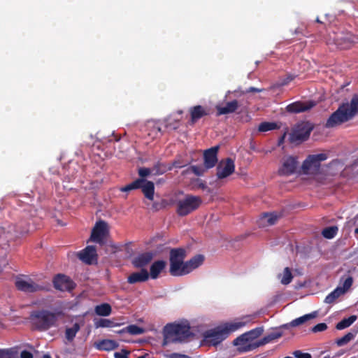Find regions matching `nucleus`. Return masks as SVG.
Instances as JSON below:
<instances>
[{
	"mask_svg": "<svg viewBox=\"0 0 358 358\" xmlns=\"http://www.w3.org/2000/svg\"><path fill=\"white\" fill-rule=\"evenodd\" d=\"M138 173L139 178L121 187L120 191L127 192L140 189L146 199L152 201L155 194V184L153 182L145 179L146 177L152 174V169L145 167L140 168L138 171Z\"/></svg>",
	"mask_w": 358,
	"mask_h": 358,
	"instance_id": "nucleus-1",
	"label": "nucleus"
},
{
	"mask_svg": "<svg viewBox=\"0 0 358 358\" xmlns=\"http://www.w3.org/2000/svg\"><path fill=\"white\" fill-rule=\"evenodd\" d=\"M191 334L190 327L186 322L168 324L164 329L163 345L182 343Z\"/></svg>",
	"mask_w": 358,
	"mask_h": 358,
	"instance_id": "nucleus-2",
	"label": "nucleus"
},
{
	"mask_svg": "<svg viewBox=\"0 0 358 358\" xmlns=\"http://www.w3.org/2000/svg\"><path fill=\"white\" fill-rule=\"evenodd\" d=\"M63 315L62 311L54 313L47 310L34 312L31 315V320L33 326L41 330H46L55 325L57 320Z\"/></svg>",
	"mask_w": 358,
	"mask_h": 358,
	"instance_id": "nucleus-3",
	"label": "nucleus"
},
{
	"mask_svg": "<svg viewBox=\"0 0 358 358\" xmlns=\"http://www.w3.org/2000/svg\"><path fill=\"white\" fill-rule=\"evenodd\" d=\"M326 43L329 45H334L338 49L347 50L358 43V36L350 32L338 34L333 32L328 34Z\"/></svg>",
	"mask_w": 358,
	"mask_h": 358,
	"instance_id": "nucleus-4",
	"label": "nucleus"
},
{
	"mask_svg": "<svg viewBox=\"0 0 358 358\" xmlns=\"http://www.w3.org/2000/svg\"><path fill=\"white\" fill-rule=\"evenodd\" d=\"M186 251L183 248H174L170 251V268L169 272L173 276H182L185 275Z\"/></svg>",
	"mask_w": 358,
	"mask_h": 358,
	"instance_id": "nucleus-5",
	"label": "nucleus"
},
{
	"mask_svg": "<svg viewBox=\"0 0 358 358\" xmlns=\"http://www.w3.org/2000/svg\"><path fill=\"white\" fill-rule=\"evenodd\" d=\"M326 153L309 155L303 162L301 171L305 175L315 176L321 173L322 162L327 160Z\"/></svg>",
	"mask_w": 358,
	"mask_h": 358,
	"instance_id": "nucleus-6",
	"label": "nucleus"
},
{
	"mask_svg": "<svg viewBox=\"0 0 358 358\" xmlns=\"http://www.w3.org/2000/svg\"><path fill=\"white\" fill-rule=\"evenodd\" d=\"M200 196L187 194L178 203L177 213L180 216H185L196 210L201 204Z\"/></svg>",
	"mask_w": 358,
	"mask_h": 358,
	"instance_id": "nucleus-7",
	"label": "nucleus"
},
{
	"mask_svg": "<svg viewBox=\"0 0 358 358\" xmlns=\"http://www.w3.org/2000/svg\"><path fill=\"white\" fill-rule=\"evenodd\" d=\"M347 106L341 104L338 109L334 111L327 119L325 127L327 128H334L347 122L352 118L347 112Z\"/></svg>",
	"mask_w": 358,
	"mask_h": 358,
	"instance_id": "nucleus-8",
	"label": "nucleus"
},
{
	"mask_svg": "<svg viewBox=\"0 0 358 358\" xmlns=\"http://www.w3.org/2000/svg\"><path fill=\"white\" fill-rule=\"evenodd\" d=\"M15 285L17 289L27 293L36 292L45 288L44 286L39 285L29 277L25 275L17 277Z\"/></svg>",
	"mask_w": 358,
	"mask_h": 358,
	"instance_id": "nucleus-9",
	"label": "nucleus"
},
{
	"mask_svg": "<svg viewBox=\"0 0 358 358\" xmlns=\"http://www.w3.org/2000/svg\"><path fill=\"white\" fill-rule=\"evenodd\" d=\"M228 331L224 327H218L205 332L203 341L209 345L215 346L228 336Z\"/></svg>",
	"mask_w": 358,
	"mask_h": 358,
	"instance_id": "nucleus-10",
	"label": "nucleus"
},
{
	"mask_svg": "<svg viewBox=\"0 0 358 358\" xmlns=\"http://www.w3.org/2000/svg\"><path fill=\"white\" fill-rule=\"evenodd\" d=\"M299 166L298 157L295 156H287L282 159V165L278 173L282 176H288L294 174Z\"/></svg>",
	"mask_w": 358,
	"mask_h": 358,
	"instance_id": "nucleus-11",
	"label": "nucleus"
},
{
	"mask_svg": "<svg viewBox=\"0 0 358 358\" xmlns=\"http://www.w3.org/2000/svg\"><path fill=\"white\" fill-rule=\"evenodd\" d=\"M263 331L264 329L262 327H257L252 329L236 338L234 341V345L238 346V350L241 347L246 346L248 345H252V343H249V342L258 338L262 335Z\"/></svg>",
	"mask_w": 358,
	"mask_h": 358,
	"instance_id": "nucleus-12",
	"label": "nucleus"
},
{
	"mask_svg": "<svg viewBox=\"0 0 358 358\" xmlns=\"http://www.w3.org/2000/svg\"><path fill=\"white\" fill-rule=\"evenodd\" d=\"M189 113L190 115L189 123V124L193 125L201 118L210 115L213 110L208 106L196 105L189 108Z\"/></svg>",
	"mask_w": 358,
	"mask_h": 358,
	"instance_id": "nucleus-13",
	"label": "nucleus"
},
{
	"mask_svg": "<svg viewBox=\"0 0 358 358\" xmlns=\"http://www.w3.org/2000/svg\"><path fill=\"white\" fill-rule=\"evenodd\" d=\"M216 170V176L219 179H223L229 176L235 171L234 160L231 158H227L225 162H220L217 165Z\"/></svg>",
	"mask_w": 358,
	"mask_h": 358,
	"instance_id": "nucleus-14",
	"label": "nucleus"
},
{
	"mask_svg": "<svg viewBox=\"0 0 358 358\" xmlns=\"http://www.w3.org/2000/svg\"><path fill=\"white\" fill-rule=\"evenodd\" d=\"M108 236V225H95L92 231L90 241L102 245L106 241Z\"/></svg>",
	"mask_w": 358,
	"mask_h": 358,
	"instance_id": "nucleus-15",
	"label": "nucleus"
},
{
	"mask_svg": "<svg viewBox=\"0 0 358 358\" xmlns=\"http://www.w3.org/2000/svg\"><path fill=\"white\" fill-rule=\"evenodd\" d=\"M316 106L314 101H295L286 107V110L290 113H299L308 111Z\"/></svg>",
	"mask_w": 358,
	"mask_h": 358,
	"instance_id": "nucleus-16",
	"label": "nucleus"
},
{
	"mask_svg": "<svg viewBox=\"0 0 358 358\" xmlns=\"http://www.w3.org/2000/svg\"><path fill=\"white\" fill-rule=\"evenodd\" d=\"M282 336L281 332H272L264 337L262 339L259 341L252 343V345H248L246 346L241 347L239 348V351L241 352H248L256 349L260 346L264 345L266 343H270L271 341L278 339Z\"/></svg>",
	"mask_w": 358,
	"mask_h": 358,
	"instance_id": "nucleus-17",
	"label": "nucleus"
},
{
	"mask_svg": "<svg viewBox=\"0 0 358 358\" xmlns=\"http://www.w3.org/2000/svg\"><path fill=\"white\" fill-rule=\"evenodd\" d=\"M219 146H214L207 149L203 152L204 166L209 169L215 166L217 162V152Z\"/></svg>",
	"mask_w": 358,
	"mask_h": 358,
	"instance_id": "nucleus-18",
	"label": "nucleus"
},
{
	"mask_svg": "<svg viewBox=\"0 0 358 358\" xmlns=\"http://www.w3.org/2000/svg\"><path fill=\"white\" fill-rule=\"evenodd\" d=\"M54 286L60 291H70L73 289L74 283L66 275L58 274L53 280Z\"/></svg>",
	"mask_w": 358,
	"mask_h": 358,
	"instance_id": "nucleus-19",
	"label": "nucleus"
},
{
	"mask_svg": "<svg viewBox=\"0 0 358 358\" xmlns=\"http://www.w3.org/2000/svg\"><path fill=\"white\" fill-rule=\"evenodd\" d=\"M80 260L87 264H92L97 261V254L96 247L93 245L87 246L78 254Z\"/></svg>",
	"mask_w": 358,
	"mask_h": 358,
	"instance_id": "nucleus-20",
	"label": "nucleus"
},
{
	"mask_svg": "<svg viewBox=\"0 0 358 358\" xmlns=\"http://www.w3.org/2000/svg\"><path fill=\"white\" fill-rule=\"evenodd\" d=\"M356 272V268H353L349 270L345 275H343L341 279L339 285L341 286V290L345 294L351 287L353 283L354 274Z\"/></svg>",
	"mask_w": 358,
	"mask_h": 358,
	"instance_id": "nucleus-21",
	"label": "nucleus"
},
{
	"mask_svg": "<svg viewBox=\"0 0 358 358\" xmlns=\"http://www.w3.org/2000/svg\"><path fill=\"white\" fill-rule=\"evenodd\" d=\"M204 261V256L202 255H197L190 259L189 261L185 262V275L189 273L201 266Z\"/></svg>",
	"mask_w": 358,
	"mask_h": 358,
	"instance_id": "nucleus-22",
	"label": "nucleus"
},
{
	"mask_svg": "<svg viewBox=\"0 0 358 358\" xmlns=\"http://www.w3.org/2000/svg\"><path fill=\"white\" fill-rule=\"evenodd\" d=\"M238 108V102L237 100H233L227 102L225 106H216L217 116L229 114L235 112Z\"/></svg>",
	"mask_w": 358,
	"mask_h": 358,
	"instance_id": "nucleus-23",
	"label": "nucleus"
},
{
	"mask_svg": "<svg viewBox=\"0 0 358 358\" xmlns=\"http://www.w3.org/2000/svg\"><path fill=\"white\" fill-rule=\"evenodd\" d=\"M153 256V253L152 252H145L134 258L132 263L135 267L143 268V267L151 262Z\"/></svg>",
	"mask_w": 358,
	"mask_h": 358,
	"instance_id": "nucleus-24",
	"label": "nucleus"
},
{
	"mask_svg": "<svg viewBox=\"0 0 358 358\" xmlns=\"http://www.w3.org/2000/svg\"><path fill=\"white\" fill-rule=\"evenodd\" d=\"M149 278V273L145 268H142L140 271L134 272L128 277V282L130 284L141 282L146 281Z\"/></svg>",
	"mask_w": 358,
	"mask_h": 358,
	"instance_id": "nucleus-25",
	"label": "nucleus"
},
{
	"mask_svg": "<svg viewBox=\"0 0 358 358\" xmlns=\"http://www.w3.org/2000/svg\"><path fill=\"white\" fill-rule=\"evenodd\" d=\"M342 105L347 106V112L353 118L358 113V94H354L350 103H342Z\"/></svg>",
	"mask_w": 358,
	"mask_h": 358,
	"instance_id": "nucleus-26",
	"label": "nucleus"
},
{
	"mask_svg": "<svg viewBox=\"0 0 358 358\" xmlns=\"http://www.w3.org/2000/svg\"><path fill=\"white\" fill-rule=\"evenodd\" d=\"M95 347L99 350L110 351L116 349L118 347V344L113 340L104 339L96 343Z\"/></svg>",
	"mask_w": 358,
	"mask_h": 358,
	"instance_id": "nucleus-27",
	"label": "nucleus"
},
{
	"mask_svg": "<svg viewBox=\"0 0 358 358\" xmlns=\"http://www.w3.org/2000/svg\"><path fill=\"white\" fill-rule=\"evenodd\" d=\"M166 265V262L159 260L155 262L150 266V277L152 279L158 278L159 273L163 271Z\"/></svg>",
	"mask_w": 358,
	"mask_h": 358,
	"instance_id": "nucleus-28",
	"label": "nucleus"
},
{
	"mask_svg": "<svg viewBox=\"0 0 358 358\" xmlns=\"http://www.w3.org/2000/svg\"><path fill=\"white\" fill-rule=\"evenodd\" d=\"M311 130L312 128L310 127L307 129H299L296 130L292 134V139L294 141H306L309 138Z\"/></svg>",
	"mask_w": 358,
	"mask_h": 358,
	"instance_id": "nucleus-29",
	"label": "nucleus"
},
{
	"mask_svg": "<svg viewBox=\"0 0 358 358\" xmlns=\"http://www.w3.org/2000/svg\"><path fill=\"white\" fill-rule=\"evenodd\" d=\"M281 214L277 212L264 213L260 216V221L262 224H264V220H266L267 224H274L279 220Z\"/></svg>",
	"mask_w": 358,
	"mask_h": 358,
	"instance_id": "nucleus-30",
	"label": "nucleus"
},
{
	"mask_svg": "<svg viewBox=\"0 0 358 358\" xmlns=\"http://www.w3.org/2000/svg\"><path fill=\"white\" fill-rule=\"evenodd\" d=\"M278 278L280 280L281 284L287 285L289 284L293 278V275L289 267H285L283 271L278 274Z\"/></svg>",
	"mask_w": 358,
	"mask_h": 358,
	"instance_id": "nucleus-31",
	"label": "nucleus"
},
{
	"mask_svg": "<svg viewBox=\"0 0 358 358\" xmlns=\"http://www.w3.org/2000/svg\"><path fill=\"white\" fill-rule=\"evenodd\" d=\"M343 294H345L343 291L341 290V286L338 285L333 292L326 296L324 302L328 304L333 303L338 298Z\"/></svg>",
	"mask_w": 358,
	"mask_h": 358,
	"instance_id": "nucleus-32",
	"label": "nucleus"
},
{
	"mask_svg": "<svg viewBox=\"0 0 358 358\" xmlns=\"http://www.w3.org/2000/svg\"><path fill=\"white\" fill-rule=\"evenodd\" d=\"M120 324V323L115 322L114 320L109 319H99L94 320V326L96 329L100 327H115Z\"/></svg>",
	"mask_w": 358,
	"mask_h": 358,
	"instance_id": "nucleus-33",
	"label": "nucleus"
},
{
	"mask_svg": "<svg viewBox=\"0 0 358 358\" xmlns=\"http://www.w3.org/2000/svg\"><path fill=\"white\" fill-rule=\"evenodd\" d=\"M94 311L100 316H108L110 315L112 308L108 303H102L95 307Z\"/></svg>",
	"mask_w": 358,
	"mask_h": 358,
	"instance_id": "nucleus-34",
	"label": "nucleus"
},
{
	"mask_svg": "<svg viewBox=\"0 0 358 358\" xmlns=\"http://www.w3.org/2000/svg\"><path fill=\"white\" fill-rule=\"evenodd\" d=\"M80 327L79 324L75 323L71 327H67L65 331V337L69 341H72L79 331Z\"/></svg>",
	"mask_w": 358,
	"mask_h": 358,
	"instance_id": "nucleus-35",
	"label": "nucleus"
},
{
	"mask_svg": "<svg viewBox=\"0 0 358 358\" xmlns=\"http://www.w3.org/2000/svg\"><path fill=\"white\" fill-rule=\"evenodd\" d=\"M317 316V313L313 312L312 313L306 314L303 316H301L300 317H298L294 320H292L290 323L291 326L292 327H296L301 324H303L306 321L313 319Z\"/></svg>",
	"mask_w": 358,
	"mask_h": 358,
	"instance_id": "nucleus-36",
	"label": "nucleus"
},
{
	"mask_svg": "<svg viewBox=\"0 0 358 358\" xmlns=\"http://www.w3.org/2000/svg\"><path fill=\"white\" fill-rule=\"evenodd\" d=\"M171 167H167L166 164L158 162L152 168V174L155 176H159L164 174L167 171H171Z\"/></svg>",
	"mask_w": 358,
	"mask_h": 358,
	"instance_id": "nucleus-37",
	"label": "nucleus"
},
{
	"mask_svg": "<svg viewBox=\"0 0 358 358\" xmlns=\"http://www.w3.org/2000/svg\"><path fill=\"white\" fill-rule=\"evenodd\" d=\"M357 330H352L350 332L348 333L347 334H345L342 338L338 339L336 341V344L338 346H343V345H345V344L349 343L350 341L354 339L355 336L357 335Z\"/></svg>",
	"mask_w": 358,
	"mask_h": 358,
	"instance_id": "nucleus-38",
	"label": "nucleus"
},
{
	"mask_svg": "<svg viewBox=\"0 0 358 358\" xmlns=\"http://www.w3.org/2000/svg\"><path fill=\"white\" fill-rule=\"evenodd\" d=\"M128 332L131 335H139L144 332V329L136 324H132L118 331L119 334Z\"/></svg>",
	"mask_w": 358,
	"mask_h": 358,
	"instance_id": "nucleus-39",
	"label": "nucleus"
},
{
	"mask_svg": "<svg viewBox=\"0 0 358 358\" xmlns=\"http://www.w3.org/2000/svg\"><path fill=\"white\" fill-rule=\"evenodd\" d=\"M357 320L356 315H351L348 318H345L342 320L341 322H339L337 324L336 328L338 330H342L345 328H348L350 327L352 324H353Z\"/></svg>",
	"mask_w": 358,
	"mask_h": 358,
	"instance_id": "nucleus-40",
	"label": "nucleus"
},
{
	"mask_svg": "<svg viewBox=\"0 0 358 358\" xmlns=\"http://www.w3.org/2000/svg\"><path fill=\"white\" fill-rule=\"evenodd\" d=\"M338 231V227L335 225H333L324 228L322 231V234L324 238L331 239L333 238L336 235Z\"/></svg>",
	"mask_w": 358,
	"mask_h": 358,
	"instance_id": "nucleus-41",
	"label": "nucleus"
},
{
	"mask_svg": "<svg viewBox=\"0 0 358 358\" xmlns=\"http://www.w3.org/2000/svg\"><path fill=\"white\" fill-rule=\"evenodd\" d=\"M278 127L275 122H262L258 127L259 132H266L278 129Z\"/></svg>",
	"mask_w": 358,
	"mask_h": 358,
	"instance_id": "nucleus-42",
	"label": "nucleus"
},
{
	"mask_svg": "<svg viewBox=\"0 0 358 358\" xmlns=\"http://www.w3.org/2000/svg\"><path fill=\"white\" fill-rule=\"evenodd\" d=\"M245 325V322L236 321V322L227 324L224 327V328H225L226 330L228 331V334H229L230 332L235 331L237 329L244 327Z\"/></svg>",
	"mask_w": 358,
	"mask_h": 358,
	"instance_id": "nucleus-43",
	"label": "nucleus"
},
{
	"mask_svg": "<svg viewBox=\"0 0 358 358\" xmlns=\"http://www.w3.org/2000/svg\"><path fill=\"white\" fill-rule=\"evenodd\" d=\"M185 166V164L180 159L174 160L169 167L172 168H182Z\"/></svg>",
	"mask_w": 358,
	"mask_h": 358,
	"instance_id": "nucleus-44",
	"label": "nucleus"
},
{
	"mask_svg": "<svg viewBox=\"0 0 358 358\" xmlns=\"http://www.w3.org/2000/svg\"><path fill=\"white\" fill-rule=\"evenodd\" d=\"M327 328V325L325 323H320L315 325L313 328V331L314 332H319V331H323L326 330Z\"/></svg>",
	"mask_w": 358,
	"mask_h": 358,
	"instance_id": "nucleus-45",
	"label": "nucleus"
},
{
	"mask_svg": "<svg viewBox=\"0 0 358 358\" xmlns=\"http://www.w3.org/2000/svg\"><path fill=\"white\" fill-rule=\"evenodd\" d=\"M341 219H342L341 217H337L336 218L330 217H324L322 218L323 224H331V223L336 222L338 221V220H341Z\"/></svg>",
	"mask_w": 358,
	"mask_h": 358,
	"instance_id": "nucleus-46",
	"label": "nucleus"
},
{
	"mask_svg": "<svg viewBox=\"0 0 358 358\" xmlns=\"http://www.w3.org/2000/svg\"><path fill=\"white\" fill-rule=\"evenodd\" d=\"M192 171L195 175L200 176L203 174L204 170L202 167L197 166H192L191 167Z\"/></svg>",
	"mask_w": 358,
	"mask_h": 358,
	"instance_id": "nucleus-47",
	"label": "nucleus"
},
{
	"mask_svg": "<svg viewBox=\"0 0 358 358\" xmlns=\"http://www.w3.org/2000/svg\"><path fill=\"white\" fill-rule=\"evenodd\" d=\"M294 355L296 358H312L309 353H303L299 350L295 351Z\"/></svg>",
	"mask_w": 358,
	"mask_h": 358,
	"instance_id": "nucleus-48",
	"label": "nucleus"
},
{
	"mask_svg": "<svg viewBox=\"0 0 358 358\" xmlns=\"http://www.w3.org/2000/svg\"><path fill=\"white\" fill-rule=\"evenodd\" d=\"M166 358H191L190 357L179 353H172L166 355Z\"/></svg>",
	"mask_w": 358,
	"mask_h": 358,
	"instance_id": "nucleus-49",
	"label": "nucleus"
},
{
	"mask_svg": "<svg viewBox=\"0 0 358 358\" xmlns=\"http://www.w3.org/2000/svg\"><path fill=\"white\" fill-rule=\"evenodd\" d=\"M129 352L122 350L121 352H115V358H128Z\"/></svg>",
	"mask_w": 358,
	"mask_h": 358,
	"instance_id": "nucleus-50",
	"label": "nucleus"
},
{
	"mask_svg": "<svg viewBox=\"0 0 358 358\" xmlns=\"http://www.w3.org/2000/svg\"><path fill=\"white\" fill-rule=\"evenodd\" d=\"M0 358H12V355L8 351L0 350Z\"/></svg>",
	"mask_w": 358,
	"mask_h": 358,
	"instance_id": "nucleus-51",
	"label": "nucleus"
},
{
	"mask_svg": "<svg viewBox=\"0 0 358 358\" xmlns=\"http://www.w3.org/2000/svg\"><path fill=\"white\" fill-rule=\"evenodd\" d=\"M21 358H33V355L31 352L24 350L20 354Z\"/></svg>",
	"mask_w": 358,
	"mask_h": 358,
	"instance_id": "nucleus-52",
	"label": "nucleus"
},
{
	"mask_svg": "<svg viewBox=\"0 0 358 358\" xmlns=\"http://www.w3.org/2000/svg\"><path fill=\"white\" fill-rule=\"evenodd\" d=\"M263 90H264L263 89H259V88H256L254 87H250L246 90V92H262Z\"/></svg>",
	"mask_w": 358,
	"mask_h": 358,
	"instance_id": "nucleus-53",
	"label": "nucleus"
},
{
	"mask_svg": "<svg viewBox=\"0 0 358 358\" xmlns=\"http://www.w3.org/2000/svg\"><path fill=\"white\" fill-rule=\"evenodd\" d=\"M95 224H106L105 221L103 220H97Z\"/></svg>",
	"mask_w": 358,
	"mask_h": 358,
	"instance_id": "nucleus-54",
	"label": "nucleus"
},
{
	"mask_svg": "<svg viewBox=\"0 0 358 358\" xmlns=\"http://www.w3.org/2000/svg\"><path fill=\"white\" fill-rule=\"evenodd\" d=\"M154 129L156 130L157 132L161 133V128L159 127H155Z\"/></svg>",
	"mask_w": 358,
	"mask_h": 358,
	"instance_id": "nucleus-55",
	"label": "nucleus"
},
{
	"mask_svg": "<svg viewBox=\"0 0 358 358\" xmlns=\"http://www.w3.org/2000/svg\"><path fill=\"white\" fill-rule=\"evenodd\" d=\"M43 358H51V357L48 355H45Z\"/></svg>",
	"mask_w": 358,
	"mask_h": 358,
	"instance_id": "nucleus-56",
	"label": "nucleus"
},
{
	"mask_svg": "<svg viewBox=\"0 0 358 358\" xmlns=\"http://www.w3.org/2000/svg\"><path fill=\"white\" fill-rule=\"evenodd\" d=\"M355 224L356 222H358V215L355 217Z\"/></svg>",
	"mask_w": 358,
	"mask_h": 358,
	"instance_id": "nucleus-57",
	"label": "nucleus"
},
{
	"mask_svg": "<svg viewBox=\"0 0 358 358\" xmlns=\"http://www.w3.org/2000/svg\"><path fill=\"white\" fill-rule=\"evenodd\" d=\"M138 358H147V355H143V356H140Z\"/></svg>",
	"mask_w": 358,
	"mask_h": 358,
	"instance_id": "nucleus-58",
	"label": "nucleus"
},
{
	"mask_svg": "<svg viewBox=\"0 0 358 358\" xmlns=\"http://www.w3.org/2000/svg\"><path fill=\"white\" fill-rule=\"evenodd\" d=\"M316 21L319 23H322V22L318 18H317Z\"/></svg>",
	"mask_w": 358,
	"mask_h": 358,
	"instance_id": "nucleus-59",
	"label": "nucleus"
},
{
	"mask_svg": "<svg viewBox=\"0 0 358 358\" xmlns=\"http://www.w3.org/2000/svg\"><path fill=\"white\" fill-rule=\"evenodd\" d=\"M295 271L297 272L298 274H301V273L299 271H298L297 270H296Z\"/></svg>",
	"mask_w": 358,
	"mask_h": 358,
	"instance_id": "nucleus-60",
	"label": "nucleus"
},
{
	"mask_svg": "<svg viewBox=\"0 0 358 358\" xmlns=\"http://www.w3.org/2000/svg\"><path fill=\"white\" fill-rule=\"evenodd\" d=\"M119 140H120V138H115V141H118Z\"/></svg>",
	"mask_w": 358,
	"mask_h": 358,
	"instance_id": "nucleus-61",
	"label": "nucleus"
},
{
	"mask_svg": "<svg viewBox=\"0 0 358 358\" xmlns=\"http://www.w3.org/2000/svg\"><path fill=\"white\" fill-rule=\"evenodd\" d=\"M355 232H356V233H358V229H355Z\"/></svg>",
	"mask_w": 358,
	"mask_h": 358,
	"instance_id": "nucleus-62",
	"label": "nucleus"
},
{
	"mask_svg": "<svg viewBox=\"0 0 358 358\" xmlns=\"http://www.w3.org/2000/svg\"><path fill=\"white\" fill-rule=\"evenodd\" d=\"M324 358H327V357H324Z\"/></svg>",
	"mask_w": 358,
	"mask_h": 358,
	"instance_id": "nucleus-63",
	"label": "nucleus"
}]
</instances>
